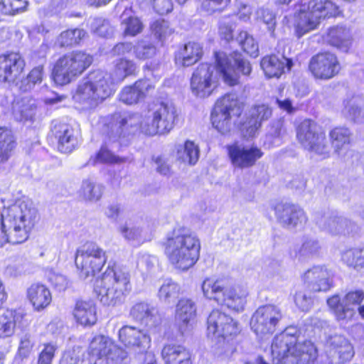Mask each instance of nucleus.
<instances>
[{"label": "nucleus", "instance_id": "1", "mask_svg": "<svg viewBox=\"0 0 364 364\" xmlns=\"http://www.w3.org/2000/svg\"><path fill=\"white\" fill-rule=\"evenodd\" d=\"M271 350L274 364H314L318 356L313 343L299 341V331L293 326L274 338Z\"/></svg>", "mask_w": 364, "mask_h": 364}, {"label": "nucleus", "instance_id": "2", "mask_svg": "<svg viewBox=\"0 0 364 364\" xmlns=\"http://www.w3.org/2000/svg\"><path fill=\"white\" fill-rule=\"evenodd\" d=\"M164 247L171 264L181 271L193 267L200 257V239L194 232L185 227L174 229L166 237Z\"/></svg>", "mask_w": 364, "mask_h": 364}, {"label": "nucleus", "instance_id": "3", "mask_svg": "<svg viewBox=\"0 0 364 364\" xmlns=\"http://www.w3.org/2000/svg\"><path fill=\"white\" fill-rule=\"evenodd\" d=\"M131 290L129 272L117 265L108 267L94 287L98 300L107 306L122 304Z\"/></svg>", "mask_w": 364, "mask_h": 364}, {"label": "nucleus", "instance_id": "4", "mask_svg": "<svg viewBox=\"0 0 364 364\" xmlns=\"http://www.w3.org/2000/svg\"><path fill=\"white\" fill-rule=\"evenodd\" d=\"M0 215L13 245L26 241L38 220L37 210L30 203L21 200L4 208Z\"/></svg>", "mask_w": 364, "mask_h": 364}, {"label": "nucleus", "instance_id": "5", "mask_svg": "<svg viewBox=\"0 0 364 364\" xmlns=\"http://www.w3.org/2000/svg\"><path fill=\"white\" fill-rule=\"evenodd\" d=\"M113 92L111 75L97 70L79 82L73 97L83 109H90L102 102Z\"/></svg>", "mask_w": 364, "mask_h": 364}, {"label": "nucleus", "instance_id": "6", "mask_svg": "<svg viewBox=\"0 0 364 364\" xmlns=\"http://www.w3.org/2000/svg\"><path fill=\"white\" fill-rule=\"evenodd\" d=\"M339 14V7L330 0H310L302 4L296 16L297 35L302 36L316 29L322 19Z\"/></svg>", "mask_w": 364, "mask_h": 364}, {"label": "nucleus", "instance_id": "7", "mask_svg": "<svg viewBox=\"0 0 364 364\" xmlns=\"http://www.w3.org/2000/svg\"><path fill=\"white\" fill-rule=\"evenodd\" d=\"M202 290L207 299L236 311H242L246 303L247 292L245 289L240 287L225 286L221 281L206 279L203 282Z\"/></svg>", "mask_w": 364, "mask_h": 364}, {"label": "nucleus", "instance_id": "8", "mask_svg": "<svg viewBox=\"0 0 364 364\" xmlns=\"http://www.w3.org/2000/svg\"><path fill=\"white\" fill-rule=\"evenodd\" d=\"M92 63V57L85 52L68 53L57 60L53 71V80L58 85H67L80 76Z\"/></svg>", "mask_w": 364, "mask_h": 364}, {"label": "nucleus", "instance_id": "9", "mask_svg": "<svg viewBox=\"0 0 364 364\" xmlns=\"http://www.w3.org/2000/svg\"><path fill=\"white\" fill-rule=\"evenodd\" d=\"M105 251L93 242H86L76 250L75 264L79 277L86 279L99 272L107 261Z\"/></svg>", "mask_w": 364, "mask_h": 364}, {"label": "nucleus", "instance_id": "10", "mask_svg": "<svg viewBox=\"0 0 364 364\" xmlns=\"http://www.w3.org/2000/svg\"><path fill=\"white\" fill-rule=\"evenodd\" d=\"M296 137L303 148L309 153L325 159L329 156L330 148L326 134L310 119L301 122L297 127Z\"/></svg>", "mask_w": 364, "mask_h": 364}, {"label": "nucleus", "instance_id": "11", "mask_svg": "<svg viewBox=\"0 0 364 364\" xmlns=\"http://www.w3.org/2000/svg\"><path fill=\"white\" fill-rule=\"evenodd\" d=\"M216 68L225 84L235 86L240 83V75L237 70L243 75H249L252 72L250 62L242 58L239 53L228 55L225 53H215Z\"/></svg>", "mask_w": 364, "mask_h": 364}, {"label": "nucleus", "instance_id": "12", "mask_svg": "<svg viewBox=\"0 0 364 364\" xmlns=\"http://www.w3.org/2000/svg\"><path fill=\"white\" fill-rule=\"evenodd\" d=\"M240 331L238 323L230 316L218 309L213 310L207 319V336L218 342L232 338Z\"/></svg>", "mask_w": 364, "mask_h": 364}, {"label": "nucleus", "instance_id": "13", "mask_svg": "<svg viewBox=\"0 0 364 364\" xmlns=\"http://www.w3.org/2000/svg\"><path fill=\"white\" fill-rule=\"evenodd\" d=\"M241 113L240 106L235 94H228L219 99L211 113L213 126L224 134L230 130L232 115Z\"/></svg>", "mask_w": 364, "mask_h": 364}, {"label": "nucleus", "instance_id": "14", "mask_svg": "<svg viewBox=\"0 0 364 364\" xmlns=\"http://www.w3.org/2000/svg\"><path fill=\"white\" fill-rule=\"evenodd\" d=\"M141 114L138 113H114L107 127V136L114 142L140 130Z\"/></svg>", "mask_w": 364, "mask_h": 364}, {"label": "nucleus", "instance_id": "15", "mask_svg": "<svg viewBox=\"0 0 364 364\" xmlns=\"http://www.w3.org/2000/svg\"><path fill=\"white\" fill-rule=\"evenodd\" d=\"M90 354L95 359H105L109 363H127L128 353L107 336L99 335L93 338L89 346Z\"/></svg>", "mask_w": 364, "mask_h": 364}, {"label": "nucleus", "instance_id": "16", "mask_svg": "<svg viewBox=\"0 0 364 364\" xmlns=\"http://www.w3.org/2000/svg\"><path fill=\"white\" fill-rule=\"evenodd\" d=\"M282 314L279 308L274 305L259 306L253 314L250 326L256 335L260 338L272 335L276 330Z\"/></svg>", "mask_w": 364, "mask_h": 364}, {"label": "nucleus", "instance_id": "17", "mask_svg": "<svg viewBox=\"0 0 364 364\" xmlns=\"http://www.w3.org/2000/svg\"><path fill=\"white\" fill-rule=\"evenodd\" d=\"M215 67L208 63H202L193 72L191 80L193 93L199 97L209 96L215 87L216 77L214 75Z\"/></svg>", "mask_w": 364, "mask_h": 364}, {"label": "nucleus", "instance_id": "18", "mask_svg": "<svg viewBox=\"0 0 364 364\" xmlns=\"http://www.w3.org/2000/svg\"><path fill=\"white\" fill-rule=\"evenodd\" d=\"M150 109L156 126L151 125L149 132L164 134L173 128L177 117L176 109L173 105L161 102L154 105Z\"/></svg>", "mask_w": 364, "mask_h": 364}, {"label": "nucleus", "instance_id": "19", "mask_svg": "<svg viewBox=\"0 0 364 364\" xmlns=\"http://www.w3.org/2000/svg\"><path fill=\"white\" fill-rule=\"evenodd\" d=\"M228 156L236 168H246L254 166L262 155V151L255 146L234 143L227 146Z\"/></svg>", "mask_w": 364, "mask_h": 364}, {"label": "nucleus", "instance_id": "20", "mask_svg": "<svg viewBox=\"0 0 364 364\" xmlns=\"http://www.w3.org/2000/svg\"><path fill=\"white\" fill-rule=\"evenodd\" d=\"M309 69L316 78L328 80L338 73L341 66L337 57L333 53L326 52L312 57Z\"/></svg>", "mask_w": 364, "mask_h": 364}, {"label": "nucleus", "instance_id": "21", "mask_svg": "<svg viewBox=\"0 0 364 364\" xmlns=\"http://www.w3.org/2000/svg\"><path fill=\"white\" fill-rule=\"evenodd\" d=\"M315 220L319 228L332 235L350 234L356 228L355 223L342 216L318 214Z\"/></svg>", "mask_w": 364, "mask_h": 364}, {"label": "nucleus", "instance_id": "22", "mask_svg": "<svg viewBox=\"0 0 364 364\" xmlns=\"http://www.w3.org/2000/svg\"><path fill=\"white\" fill-rule=\"evenodd\" d=\"M25 67L24 60L18 53L0 55V81L14 82Z\"/></svg>", "mask_w": 364, "mask_h": 364}, {"label": "nucleus", "instance_id": "23", "mask_svg": "<svg viewBox=\"0 0 364 364\" xmlns=\"http://www.w3.org/2000/svg\"><path fill=\"white\" fill-rule=\"evenodd\" d=\"M274 212L279 223L287 228H295L307 220L304 211L291 203H278L274 207Z\"/></svg>", "mask_w": 364, "mask_h": 364}, {"label": "nucleus", "instance_id": "24", "mask_svg": "<svg viewBox=\"0 0 364 364\" xmlns=\"http://www.w3.org/2000/svg\"><path fill=\"white\" fill-rule=\"evenodd\" d=\"M303 280L308 290L314 292L327 291L332 286L330 272L321 266L308 269L304 274Z\"/></svg>", "mask_w": 364, "mask_h": 364}, {"label": "nucleus", "instance_id": "25", "mask_svg": "<svg viewBox=\"0 0 364 364\" xmlns=\"http://www.w3.org/2000/svg\"><path fill=\"white\" fill-rule=\"evenodd\" d=\"M119 338L125 347L137 352L145 350L151 343L148 335L131 326H125L119 331Z\"/></svg>", "mask_w": 364, "mask_h": 364}, {"label": "nucleus", "instance_id": "26", "mask_svg": "<svg viewBox=\"0 0 364 364\" xmlns=\"http://www.w3.org/2000/svg\"><path fill=\"white\" fill-rule=\"evenodd\" d=\"M196 315V307L193 301L188 299L178 301L176 309L175 322L182 334L191 330Z\"/></svg>", "mask_w": 364, "mask_h": 364}, {"label": "nucleus", "instance_id": "27", "mask_svg": "<svg viewBox=\"0 0 364 364\" xmlns=\"http://www.w3.org/2000/svg\"><path fill=\"white\" fill-rule=\"evenodd\" d=\"M52 132L58 139V149L64 154L72 152L77 146L78 141L74 129L69 124L56 122Z\"/></svg>", "mask_w": 364, "mask_h": 364}, {"label": "nucleus", "instance_id": "28", "mask_svg": "<svg viewBox=\"0 0 364 364\" xmlns=\"http://www.w3.org/2000/svg\"><path fill=\"white\" fill-rule=\"evenodd\" d=\"M272 114V109L266 105H256L249 111L247 122L243 125L242 132L245 137L255 135L262 123L268 120Z\"/></svg>", "mask_w": 364, "mask_h": 364}, {"label": "nucleus", "instance_id": "29", "mask_svg": "<svg viewBox=\"0 0 364 364\" xmlns=\"http://www.w3.org/2000/svg\"><path fill=\"white\" fill-rule=\"evenodd\" d=\"M324 39L328 44L344 52H347L353 43L351 31L343 25L330 27L324 35Z\"/></svg>", "mask_w": 364, "mask_h": 364}, {"label": "nucleus", "instance_id": "30", "mask_svg": "<svg viewBox=\"0 0 364 364\" xmlns=\"http://www.w3.org/2000/svg\"><path fill=\"white\" fill-rule=\"evenodd\" d=\"M130 316L150 329L156 328L161 323V318L156 309L146 302L135 304L130 310Z\"/></svg>", "mask_w": 364, "mask_h": 364}, {"label": "nucleus", "instance_id": "31", "mask_svg": "<svg viewBox=\"0 0 364 364\" xmlns=\"http://www.w3.org/2000/svg\"><path fill=\"white\" fill-rule=\"evenodd\" d=\"M154 89L148 80L136 81L134 85L123 88L119 94V100L127 105H133L144 100L146 95Z\"/></svg>", "mask_w": 364, "mask_h": 364}, {"label": "nucleus", "instance_id": "32", "mask_svg": "<svg viewBox=\"0 0 364 364\" xmlns=\"http://www.w3.org/2000/svg\"><path fill=\"white\" fill-rule=\"evenodd\" d=\"M27 297L36 311L46 309L52 301L49 289L41 284H33L27 289Z\"/></svg>", "mask_w": 364, "mask_h": 364}, {"label": "nucleus", "instance_id": "33", "mask_svg": "<svg viewBox=\"0 0 364 364\" xmlns=\"http://www.w3.org/2000/svg\"><path fill=\"white\" fill-rule=\"evenodd\" d=\"M203 53V47L200 43L188 42L176 51V63L183 67L191 66L201 58Z\"/></svg>", "mask_w": 364, "mask_h": 364}, {"label": "nucleus", "instance_id": "34", "mask_svg": "<svg viewBox=\"0 0 364 364\" xmlns=\"http://www.w3.org/2000/svg\"><path fill=\"white\" fill-rule=\"evenodd\" d=\"M292 65L291 60L284 57L279 59L275 55L264 56L260 63L262 69L269 78L279 77L285 69L289 70Z\"/></svg>", "mask_w": 364, "mask_h": 364}, {"label": "nucleus", "instance_id": "35", "mask_svg": "<svg viewBox=\"0 0 364 364\" xmlns=\"http://www.w3.org/2000/svg\"><path fill=\"white\" fill-rule=\"evenodd\" d=\"M77 323L84 326H91L97 321L96 306L92 300H78L73 310Z\"/></svg>", "mask_w": 364, "mask_h": 364}, {"label": "nucleus", "instance_id": "36", "mask_svg": "<svg viewBox=\"0 0 364 364\" xmlns=\"http://www.w3.org/2000/svg\"><path fill=\"white\" fill-rule=\"evenodd\" d=\"M161 357L165 364H192L189 350L181 345H165L161 350Z\"/></svg>", "mask_w": 364, "mask_h": 364}, {"label": "nucleus", "instance_id": "37", "mask_svg": "<svg viewBox=\"0 0 364 364\" xmlns=\"http://www.w3.org/2000/svg\"><path fill=\"white\" fill-rule=\"evenodd\" d=\"M328 343L336 352L339 363H346L351 360L355 355L353 346L347 338L341 335H334L328 338Z\"/></svg>", "mask_w": 364, "mask_h": 364}, {"label": "nucleus", "instance_id": "38", "mask_svg": "<svg viewBox=\"0 0 364 364\" xmlns=\"http://www.w3.org/2000/svg\"><path fill=\"white\" fill-rule=\"evenodd\" d=\"M23 318V314L16 311L0 308V338L12 336L16 323Z\"/></svg>", "mask_w": 364, "mask_h": 364}, {"label": "nucleus", "instance_id": "39", "mask_svg": "<svg viewBox=\"0 0 364 364\" xmlns=\"http://www.w3.org/2000/svg\"><path fill=\"white\" fill-rule=\"evenodd\" d=\"M36 106L35 101L28 97H23L15 101L13 104V113L18 121L31 119L35 114Z\"/></svg>", "mask_w": 364, "mask_h": 364}, {"label": "nucleus", "instance_id": "40", "mask_svg": "<svg viewBox=\"0 0 364 364\" xmlns=\"http://www.w3.org/2000/svg\"><path fill=\"white\" fill-rule=\"evenodd\" d=\"M329 137L335 151L339 154L350 144L351 132L346 127H335L330 132Z\"/></svg>", "mask_w": 364, "mask_h": 364}, {"label": "nucleus", "instance_id": "41", "mask_svg": "<svg viewBox=\"0 0 364 364\" xmlns=\"http://www.w3.org/2000/svg\"><path fill=\"white\" fill-rule=\"evenodd\" d=\"M103 186L90 179H85L79 190L80 196L87 201L95 202L99 200L103 193Z\"/></svg>", "mask_w": 364, "mask_h": 364}, {"label": "nucleus", "instance_id": "42", "mask_svg": "<svg viewBox=\"0 0 364 364\" xmlns=\"http://www.w3.org/2000/svg\"><path fill=\"white\" fill-rule=\"evenodd\" d=\"M136 66L132 60L119 58L115 63L113 77H111V81L121 82L128 75L134 74Z\"/></svg>", "mask_w": 364, "mask_h": 364}, {"label": "nucleus", "instance_id": "43", "mask_svg": "<svg viewBox=\"0 0 364 364\" xmlns=\"http://www.w3.org/2000/svg\"><path fill=\"white\" fill-rule=\"evenodd\" d=\"M14 146L15 141L11 131L5 127H0V164L8 160Z\"/></svg>", "mask_w": 364, "mask_h": 364}, {"label": "nucleus", "instance_id": "44", "mask_svg": "<svg viewBox=\"0 0 364 364\" xmlns=\"http://www.w3.org/2000/svg\"><path fill=\"white\" fill-rule=\"evenodd\" d=\"M86 36L83 29L75 28L63 31L57 38V43L60 47H69L80 43Z\"/></svg>", "mask_w": 364, "mask_h": 364}, {"label": "nucleus", "instance_id": "45", "mask_svg": "<svg viewBox=\"0 0 364 364\" xmlns=\"http://www.w3.org/2000/svg\"><path fill=\"white\" fill-rule=\"evenodd\" d=\"M199 158V149L191 141H186L177 151V159L183 163L194 165Z\"/></svg>", "mask_w": 364, "mask_h": 364}, {"label": "nucleus", "instance_id": "46", "mask_svg": "<svg viewBox=\"0 0 364 364\" xmlns=\"http://www.w3.org/2000/svg\"><path fill=\"white\" fill-rule=\"evenodd\" d=\"M180 287L178 284L171 279L166 280L158 291L160 301L170 304L174 302L178 297Z\"/></svg>", "mask_w": 364, "mask_h": 364}, {"label": "nucleus", "instance_id": "47", "mask_svg": "<svg viewBox=\"0 0 364 364\" xmlns=\"http://www.w3.org/2000/svg\"><path fill=\"white\" fill-rule=\"evenodd\" d=\"M328 306L333 311L338 320L350 318L353 314V309L345 306L343 299L341 300L338 295H334L327 300Z\"/></svg>", "mask_w": 364, "mask_h": 364}, {"label": "nucleus", "instance_id": "48", "mask_svg": "<svg viewBox=\"0 0 364 364\" xmlns=\"http://www.w3.org/2000/svg\"><path fill=\"white\" fill-rule=\"evenodd\" d=\"M43 77V67L38 65L33 68L26 77L21 80L19 84V89L23 92L31 90L37 84L42 82Z\"/></svg>", "mask_w": 364, "mask_h": 364}, {"label": "nucleus", "instance_id": "49", "mask_svg": "<svg viewBox=\"0 0 364 364\" xmlns=\"http://www.w3.org/2000/svg\"><path fill=\"white\" fill-rule=\"evenodd\" d=\"M343 112L346 117L355 122H364V108L360 106L357 98L346 102Z\"/></svg>", "mask_w": 364, "mask_h": 364}, {"label": "nucleus", "instance_id": "50", "mask_svg": "<svg viewBox=\"0 0 364 364\" xmlns=\"http://www.w3.org/2000/svg\"><path fill=\"white\" fill-rule=\"evenodd\" d=\"M342 260L355 269L364 268V249H350L343 252Z\"/></svg>", "mask_w": 364, "mask_h": 364}, {"label": "nucleus", "instance_id": "51", "mask_svg": "<svg viewBox=\"0 0 364 364\" xmlns=\"http://www.w3.org/2000/svg\"><path fill=\"white\" fill-rule=\"evenodd\" d=\"M236 41L242 46L243 50L250 56L254 58L258 56V44L247 31H240L236 38Z\"/></svg>", "mask_w": 364, "mask_h": 364}, {"label": "nucleus", "instance_id": "52", "mask_svg": "<svg viewBox=\"0 0 364 364\" xmlns=\"http://www.w3.org/2000/svg\"><path fill=\"white\" fill-rule=\"evenodd\" d=\"M28 4L27 0H0V12L5 15H15L24 11Z\"/></svg>", "mask_w": 364, "mask_h": 364}, {"label": "nucleus", "instance_id": "53", "mask_svg": "<svg viewBox=\"0 0 364 364\" xmlns=\"http://www.w3.org/2000/svg\"><path fill=\"white\" fill-rule=\"evenodd\" d=\"M90 27L93 33L105 38L112 36L114 31L109 22L102 18H90Z\"/></svg>", "mask_w": 364, "mask_h": 364}, {"label": "nucleus", "instance_id": "54", "mask_svg": "<svg viewBox=\"0 0 364 364\" xmlns=\"http://www.w3.org/2000/svg\"><path fill=\"white\" fill-rule=\"evenodd\" d=\"M122 26L125 36H135L143 29L142 23L137 17L134 16L124 18L122 21Z\"/></svg>", "mask_w": 364, "mask_h": 364}, {"label": "nucleus", "instance_id": "55", "mask_svg": "<svg viewBox=\"0 0 364 364\" xmlns=\"http://www.w3.org/2000/svg\"><path fill=\"white\" fill-rule=\"evenodd\" d=\"M257 18L259 21H262L267 26L272 36H274L276 26V16L274 13L267 8H260L257 12Z\"/></svg>", "mask_w": 364, "mask_h": 364}, {"label": "nucleus", "instance_id": "56", "mask_svg": "<svg viewBox=\"0 0 364 364\" xmlns=\"http://www.w3.org/2000/svg\"><path fill=\"white\" fill-rule=\"evenodd\" d=\"M151 29L154 36L161 41L173 33V29L169 26L168 22L164 19L154 21L151 25Z\"/></svg>", "mask_w": 364, "mask_h": 364}, {"label": "nucleus", "instance_id": "57", "mask_svg": "<svg viewBox=\"0 0 364 364\" xmlns=\"http://www.w3.org/2000/svg\"><path fill=\"white\" fill-rule=\"evenodd\" d=\"M34 346V342L32 341L31 337L28 334H25L21 336L20 343L18 349V353L16 355V361L20 360L22 361L23 359L27 358Z\"/></svg>", "mask_w": 364, "mask_h": 364}, {"label": "nucleus", "instance_id": "58", "mask_svg": "<svg viewBox=\"0 0 364 364\" xmlns=\"http://www.w3.org/2000/svg\"><path fill=\"white\" fill-rule=\"evenodd\" d=\"M134 50L136 57L141 60L152 58L156 54L155 46L145 41L138 42Z\"/></svg>", "mask_w": 364, "mask_h": 364}, {"label": "nucleus", "instance_id": "59", "mask_svg": "<svg viewBox=\"0 0 364 364\" xmlns=\"http://www.w3.org/2000/svg\"><path fill=\"white\" fill-rule=\"evenodd\" d=\"M119 231L127 240L142 242L145 240L142 230L138 227H128L126 224L120 227Z\"/></svg>", "mask_w": 364, "mask_h": 364}, {"label": "nucleus", "instance_id": "60", "mask_svg": "<svg viewBox=\"0 0 364 364\" xmlns=\"http://www.w3.org/2000/svg\"><path fill=\"white\" fill-rule=\"evenodd\" d=\"M294 302L303 311H308L313 306L314 300L312 296L306 291H298L294 296Z\"/></svg>", "mask_w": 364, "mask_h": 364}, {"label": "nucleus", "instance_id": "61", "mask_svg": "<svg viewBox=\"0 0 364 364\" xmlns=\"http://www.w3.org/2000/svg\"><path fill=\"white\" fill-rule=\"evenodd\" d=\"M56 350L57 346L53 343L43 344V348L38 355L37 364H52Z\"/></svg>", "mask_w": 364, "mask_h": 364}, {"label": "nucleus", "instance_id": "62", "mask_svg": "<svg viewBox=\"0 0 364 364\" xmlns=\"http://www.w3.org/2000/svg\"><path fill=\"white\" fill-rule=\"evenodd\" d=\"M320 247L319 242L316 239L305 237L299 252L301 255L304 256L314 255L318 252Z\"/></svg>", "mask_w": 364, "mask_h": 364}, {"label": "nucleus", "instance_id": "63", "mask_svg": "<svg viewBox=\"0 0 364 364\" xmlns=\"http://www.w3.org/2000/svg\"><path fill=\"white\" fill-rule=\"evenodd\" d=\"M235 24L231 22L229 17H224L220 21L219 33L220 37L227 42L233 40V31Z\"/></svg>", "mask_w": 364, "mask_h": 364}, {"label": "nucleus", "instance_id": "64", "mask_svg": "<svg viewBox=\"0 0 364 364\" xmlns=\"http://www.w3.org/2000/svg\"><path fill=\"white\" fill-rule=\"evenodd\" d=\"M230 0H203L202 9L209 14L223 10Z\"/></svg>", "mask_w": 364, "mask_h": 364}]
</instances>
